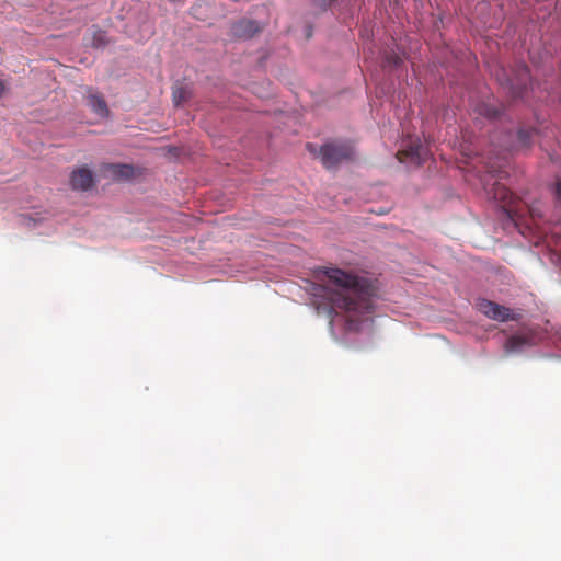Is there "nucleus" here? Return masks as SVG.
<instances>
[{
  "instance_id": "aec40b11",
  "label": "nucleus",
  "mask_w": 561,
  "mask_h": 561,
  "mask_svg": "<svg viewBox=\"0 0 561 561\" xmlns=\"http://www.w3.org/2000/svg\"><path fill=\"white\" fill-rule=\"evenodd\" d=\"M4 92V83L0 80V96L3 94Z\"/></svg>"
},
{
  "instance_id": "1a4fd4ad",
  "label": "nucleus",
  "mask_w": 561,
  "mask_h": 561,
  "mask_svg": "<svg viewBox=\"0 0 561 561\" xmlns=\"http://www.w3.org/2000/svg\"><path fill=\"white\" fill-rule=\"evenodd\" d=\"M424 154V148L420 144L412 142L407 149L399 150L397 158L400 162H410L420 165Z\"/></svg>"
},
{
  "instance_id": "9d476101",
  "label": "nucleus",
  "mask_w": 561,
  "mask_h": 561,
  "mask_svg": "<svg viewBox=\"0 0 561 561\" xmlns=\"http://www.w3.org/2000/svg\"><path fill=\"white\" fill-rule=\"evenodd\" d=\"M110 170L115 179L127 180L135 175V170L128 164H111Z\"/></svg>"
},
{
  "instance_id": "4468645a",
  "label": "nucleus",
  "mask_w": 561,
  "mask_h": 561,
  "mask_svg": "<svg viewBox=\"0 0 561 561\" xmlns=\"http://www.w3.org/2000/svg\"><path fill=\"white\" fill-rule=\"evenodd\" d=\"M533 129H519L517 133V139L522 147H527L530 144V139L533 137Z\"/></svg>"
},
{
  "instance_id": "f257e3e1",
  "label": "nucleus",
  "mask_w": 561,
  "mask_h": 561,
  "mask_svg": "<svg viewBox=\"0 0 561 561\" xmlns=\"http://www.w3.org/2000/svg\"><path fill=\"white\" fill-rule=\"evenodd\" d=\"M317 278L322 284H313L311 294L317 309L332 314H343L350 323L362 321L373 312V298L377 288L373 280L336 267L321 270Z\"/></svg>"
},
{
  "instance_id": "f03ea898",
  "label": "nucleus",
  "mask_w": 561,
  "mask_h": 561,
  "mask_svg": "<svg viewBox=\"0 0 561 561\" xmlns=\"http://www.w3.org/2000/svg\"><path fill=\"white\" fill-rule=\"evenodd\" d=\"M321 162L325 169H332L343 161L353 159L354 148L350 141H331L319 149Z\"/></svg>"
},
{
  "instance_id": "2eb2a0df",
  "label": "nucleus",
  "mask_w": 561,
  "mask_h": 561,
  "mask_svg": "<svg viewBox=\"0 0 561 561\" xmlns=\"http://www.w3.org/2000/svg\"><path fill=\"white\" fill-rule=\"evenodd\" d=\"M402 62V59L396 53H388L385 56V66L386 67H398Z\"/></svg>"
},
{
  "instance_id": "6ab92c4d",
  "label": "nucleus",
  "mask_w": 561,
  "mask_h": 561,
  "mask_svg": "<svg viewBox=\"0 0 561 561\" xmlns=\"http://www.w3.org/2000/svg\"><path fill=\"white\" fill-rule=\"evenodd\" d=\"M529 213H530L533 218H536V217L541 218L542 217L541 213L538 209L534 208V207L529 208Z\"/></svg>"
},
{
  "instance_id": "f8f14e48",
  "label": "nucleus",
  "mask_w": 561,
  "mask_h": 561,
  "mask_svg": "<svg viewBox=\"0 0 561 561\" xmlns=\"http://www.w3.org/2000/svg\"><path fill=\"white\" fill-rule=\"evenodd\" d=\"M527 340L524 336L520 335H513L507 339L505 343V350L506 352H515L518 351L523 345H525Z\"/></svg>"
},
{
  "instance_id": "dca6fc26",
  "label": "nucleus",
  "mask_w": 561,
  "mask_h": 561,
  "mask_svg": "<svg viewBox=\"0 0 561 561\" xmlns=\"http://www.w3.org/2000/svg\"><path fill=\"white\" fill-rule=\"evenodd\" d=\"M104 33L103 32H99L95 36H94V41H93V45L94 46H100L104 43Z\"/></svg>"
},
{
  "instance_id": "f3484780",
  "label": "nucleus",
  "mask_w": 561,
  "mask_h": 561,
  "mask_svg": "<svg viewBox=\"0 0 561 561\" xmlns=\"http://www.w3.org/2000/svg\"><path fill=\"white\" fill-rule=\"evenodd\" d=\"M556 196L559 201H561V178H557L556 181Z\"/></svg>"
},
{
  "instance_id": "6e6552de",
  "label": "nucleus",
  "mask_w": 561,
  "mask_h": 561,
  "mask_svg": "<svg viewBox=\"0 0 561 561\" xmlns=\"http://www.w3.org/2000/svg\"><path fill=\"white\" fill-rule=\"evenodd\" d=\"M87 104L88 106L101 118H106L110 115V110L104 96L94 91L92 88H87Z\"/></svg>"
},
{
  "instance_id": "39448f33",
  "label": "nucleus",
  "mask_w": 561,
  "mask_h": 561,
  "mask_svg": "<svg viewBox=\"0 0 561 561\" xmlns=\"http://www.w3.org/2000/svg\"><path fill=\"white\" fill-rule=\"evenodd\" d=\"M477 308L481 313L495 321L504 322L517 319V317L510 308L501 306L489 299H478Z\"/></svg>"
},
{
  "instance_id": "0eeeda50",
  "label": "nucleus",
  "mask_w": 561,
  "mask_h": 561,
  "mask_svg": "<svg viewBox=\"0 0 561 561\" xmlns=\"http://www.w3.org/2000/svg\"><path fill=\"white\" fill-rule=\"evenodd\" d=\"M92 171L87 167L73 170L70 174V185L76 191H88L93 186Z\"/></svg>"
},
{
  "instance_id": "ddd939ff",
  "label": "nucleus",
  "mask_w": 561,
  "mask_h": 561,
  "mask_svg": "<svg viewBox=\"0 0 561 561\" xmlns=\"http://www.w3.org/2000/svg\"><path fill=\"white\" fill-rule=\"evenodd\" d=\"M173 102L176 106L181 105L183 102L187 100L188 92L182 85H175L172 92Z\"/></svg>"
},
{
  "instance_id": "20e7f679",
  "label": "nucleus",
  "mask_w": 561,
  "mask_h": 561,
  "mask_svg": "<svg viewBox=\"0 0 561 561\" xmlns=\"http://www.w3.org/2000/svg\"><path fill=\"white\" fill-rule=\"evenodd\" d=\"M484 190L486 195L497 202L510 217L517 214V197L497 179L492 184L485 185Z\"/></svg>"
},
{
  "instance_id": "7ed1b4c3",
  "label": "nucleus",
  "mask_w": 561,
  "mask_h": 561,
  "mask_svg": "<svg viewBox=\"0 0 561 561\" xmlns=\"http://www.w3.org/2000/svg\"><path fill=\"white\" fill-rule=\"evenodd\" d=\"M503 78L499 80L503 85H506L514 98H523L525 91L531 85L529 69L526 65L520 64L516 69L512 70V77L506 76L505 70L502 69Z\"/></svg>"
},
{
  "instance_id": "9b49d317",
  "label": "nucleus",
  "mask_w": 561,
  "mask_h": 561,
  "mask_svg": "<svg viewBox=\"0 0 561 561\" xmlns=\"http://www.w3.org/2000/svg\"><path fill=\"white\" fill-rule=\"evenodd\" d=\"M474 111L479 115L486 117L489 119H494L500 114V111L496 106H494L493 104L486 103V102H481V103L477 104Z\"/></svg>"
},
{
  "instance_id": "a211bd4d",
  "label": "nucleus",
  "mask_w": 561,
  "mask_h": 561,
  "mask_svg": "<svg viewBox=\"0 0 561 561\" xmlns=\"http://www.w3.org/2000/svg\"><path fill=\"white\" fill-rule=\"evenodd\" d=\"M306 148L307 150L312 153V154H317L318 150H317V146L314 144H311V142H308L306 145Z\"/></svg>"
},
{
  "instance_id": "423d86ee",
  "label": "nucleus",
  "mask_w": 561,
  "mask_h": 561,
  "mask_svg": "<svg viewBox=\"0 0 561 561\" xmlns=\"http://www.w3.org/2000/svg\"><path fill=\"white\" fill-rule=\"evenodd\" d=\"M261 31L262 26L257 21L251 19H241L231 25L230 34L234 38L248 39Z\"/></svg>"
}]
</instances>
